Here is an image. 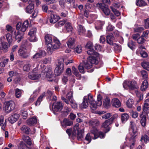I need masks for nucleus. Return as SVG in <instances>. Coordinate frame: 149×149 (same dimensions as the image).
I'll use <instances>...</instances> for the list:
<instances>
[{
    "label": "nucleus",
    "mask_w": 149,
    "mask_h": 149,
    "mask_svg": "<svg viewBox=\"0 0 149 149\" xmlns=\"http://www.w3.org/2000/svg\"><path fill=\"white\" fill-rule=\"evenodd\" d=\"M34 67L33 63L26 64L24 65L23 69L25 71H29L30 69Z\"/></svg>",
    "instance_id": "obj_32"
},
{
    "label": "nucleus",
    "mask_w": 149,
    "mask_h": 149,
    "mask_svg": "<svg viewBox=\"0 0 149 149\" xmlns=\"http://www.w3.org/2000/svg\"><path fill=\"white\" fill-rule=\"evenodd\" d=\"M8 61V59H5L3 61L0 63V66L1 67H4L7 65Z\"/></svg>",
    "instance_id": "obj_53"
},
{
    "label": "nucleus",
    "mask_w": 149,
    "mask_h": 149,
    "mask_svg": "<svg viewBox=\"0 0 149 149\" xmlns=\"http://www.w3.org/2000/svg\"><path fill=\"white\" fill-rule=\"evenodd\" d=\"M131 115L132 118H136L138 117L139 113L136 111H132L131 113Z\"/></svg>",
    "instance_id": "obj_62"
},
{
    "label": "nucleus",
    "mask_w": 149,
    "mask_h": 149,
    "mask_svg": "<svg viewBox=\"0 0 149 149\" xmlns=\"http://www.w3.org/2000/svg\"><path fill=\"white\" fill-rule=\"evenodd\" d=\"M43 97V96L40 95L37 99L36 102L35 103V105L36 106L39 105L40 103L41 102L42 100V99Z\"/></svg>",
    "instance_id": "obj_60"
},
{
    "label": "nucleus",
    "mask_w": 149,
    "mask_h": 149,
    "mask_svg": "<svg viewBox=\"0 0 149 149\" xmlns=\"http://www.w3.org/2000/svg\"><path fill=\"white\" fill-rule=\"evenodd\" d=\"M103 105L106 108H108L110 106V99L106 98L103 101Z\"/></svg>",
    "instance_id": "obj_39"
},
{
    "label": "nucleus",
    "mask_w": 149,
    "mask_h": 149,
    "mask_svg": "<svg viewBox=\"0 0 149 149\" xmlns=\"http://www.w3.org/2000/svg\"><path fill=\"white\" fill-rule=\"evenodd\" d=\"M88 61L87 63L84 64V67L87 69H89L91 68L92 66V65Z\"/></svg>",
    "instance_id": "obj_63"
},
{
    "label": "nucleus",
    "mask_w": 149,
    "mask_h": 149,
    "mask_svg": "<svg viewBox=\"0 0 149 149\" xmlns=\"http://www.w3.org/2000/svg\"><path fill=\"white\" fill-rule=\"evenodd\" d=\"M148 114L144 112H142L139 115L140 117L141 118L140 123L143 126H145L146 123V118Z\"/></svg>",
    "instance_id": "obj_22"
},
{
    "label": "nucleus",
    "mask_w": 149,
    "mask_h": 149,
    "mask_svg": "<svg viewBox=\"0 0 149 149\" xmlns=\"http://www.w3.org/2000/svg\"><path fill=\"white\" fill-rule=\"evenodd\" d=\"M70 102L71 104L70 105L72 108L74 109L77 108V104L75 102L74 100H71Z\"/></svg>",
    "instance_id": "obj_56"
},
{
    "label": "nucleus",
    "mask_w": 149,
    "mask_h": 149,
    "mask_svg": "<svg viewBox=\"0 0 149 149\" xmlns=\"http://www.w3.org/2000/svg\"><path fill=\"white\" fill-rule=\"evenodd\" d=\"M87 97L85 96L83 99L82 103L80 105V107L81 108H86L88 106L89 102L90 104V107L93 110H95L97 106H100L102 104V96L98 95L97 96V102L95 101L93 99V96L90 94H89Z\"/></svg>",
    "instance_id": "obj_1"
},
{
    "label": "nucleus",
    "mask_w": 149,
    "mask_h": 149,
    "mask_svg": "<svg viewBox=\"0 0 149 149\" xmlns=\"http://www.w3.org/2000/svg\"><path fill=\"white\" fill-rule=\"evenodd\" d=\"M128 47L132 50H133L135 48V45L134 43L132 41H130L128 43Z\"/></svg>",
    "instance_id": "obj_61"
},
{
    "label": "nucleus",
    "mask_w": 149,
    "mask_h": 149,
    "mask_svg": "<svg viewBox=\"0 0 149 149\" xmlns=\"http://www.w3.org/2000/svg\"><path fill=\"white\" fill-rule=\"evenodd\" d=\"M15 107V104L13 101H8L6 102L4 109L7 112H10L14 110Z\"/></svg>",
    "instance_id": "obj_10"
},
{
    "label": "nucleus",
    "mask_w": 149,
    "mask_h": 149,
    "mask_svg": "<svg viewBox=\"0 0 149 149\" xmlns=\"http://www.w3.org/2000/svg\"><path fill=\"white\" fill-rule=\"evenodd\" d=\"M64 69L63 64L58 62L54 70V73L57 75H60L62 73Z\"/></svg>",
    "instance_id": "obj_14"
},
{
    "label": "nucleus",
    "mask_w": 149,
    "mask_h": 149,
    "mask_svg": "<svg viewBox=\"0 0 149 149\" xmlns=\"http://www.w3.org/2000/svg\"><path fill=\"white\" fill-rule=\"evenodd\" d=\"M88 61L92 65V64H97L98 63V60L94 56H89L88 58Z\"/></svg>",
    "instance_id": "obj_28"
},
{
    "label": "nucleus",
    "mask_w": 149,
    "mask_h": 149,
    "mask_svg": "<svg viewBox=\"0 0 149 149\" xmlns=\"http://www.w3.org/2000/svg\"><path fill=\"white\" fill-rule=\"evenodd\" d=\"M111 123V122L110 121V120L109 119L107 120L103 123L102 127L104 128H108L109 126Z\"/></svg>",
    "instance_id": "obj_45"
},
{
    "label": "nucleus",
    "mask_w": 149,
    "mask_h": 149,
    "mask_svg": "<svg viewBox=\"0 0 149 149\" xmlns=\"http://www.w3.org/2000/svg\"><path fill=\"white\" fill-rule=\"evenodd\" d=\"M145 40L143 37L141 36L140 37H139L137 39V42L139 44H142L144 42Z\"/></svg>",
    "instance_id": "obj_57"
},
{
    "label": "nucleus",
    "mask_w": 149,
    "mask_h": 149,
    "mask_svg": "<svg viewBox=\"0 0 149 149\" xmlns=\"http://www.w3.org/2000/svg\"><path fill=\"white\" fill-rule=\"evenodd\" d=\"M3 116H0V126H2V129L4 128L6 124V120H4Z\"/></svg>",
    "instance_id": "obj_41"
},
{
    "label": "nucleus",
    "mask_w": 149,
    "mask_h": 149,
    "mask_svg": "<svg viewBox=\"0 0 149 149\" xmlns=\"http://www.w3.org/2000/svg\"><path fill=\"white\" fill-rule=\"evenodd\" d=\"M21 130L24 133L29 134L30 131V129L26 125L23 126L21 128Z\"/></svg>",
    "instance_id": "obj_36"
},
{
    "label": "nucleus",
    "mask_w": 149,
    "mask_h": 149,
    "mask_svg": "<svg viewBox=\"0 0 149 149\" xmlns=\"http://www.w3.org/2000/svg\"><path fill=\"white\" fill-rule=\"evenodd\" d=\"M23 33H21L19 31H17L16 33H15V39L17 40V42H20L23 38Z\"/></svg>",
    "instance_id": "obj_34"
},
{
    "label": "nucleus",
    "mask_w": 149,
    "mask_h": 149,
    "mask_svg": "<svg viewBox=\"0 0 149 149\" xmlns=\"http://www.w3.org/2000/svg\"><path fill=\"white\" fill-rule=\"evenodd\" d=\"M129 133L130 136L129 141V143L130 144V148L132 149L134 147V143L136 141V138L138 133L137 128L132 121L130 122V128L129 130Z\"/></svg>",
    "instance_id": "obj_3"
},
{
    "label": "nucleus",
    "mask_w": 149,
    "mask_h": 149,
    "mask_svg": "<svg viewBox=\"0 0 149 149\" xmlns=\"http://www.w3.org/2000/svg\"><path fill=\"white\" fill-rule=\"evenodd\" d=\"M78 30L79 33V35H82L85 33V30L83 26L80 25H78Z\"/></svg>",
    "instance_id": "obj_42"
},
{
    "label": "nucleus",
    "mask_w": 149,
    "mask_h": 149,
    "mask_svg": "<svg viewBox=\"0 0 149 149\" xmlns=\"http://www.w3.org/2000/svg\"><path fill=\"white\" fill-rule=\"evenodd\" d=\"M22 139L27 144L22 141L17 140L16 142L18 149H36L35 146L32 143L31 140L29 136L23 135Z\"/></svg>",
    "instance_id": "obj_2"
},
{
    "label": "nucleus",
    "mask_w": 149,
    "mask_h": 149,
    "mask_svg": "<svg viewBox=\"0 0 149 149\" xmlns=\"http://www.w3.org/2000/svg\"><path fill=\"white\" fill-rule=\"evenodd\" d=\"M111 104L113 106L116 107H119L121 105V103L119 100L116 98L112 99L111 101Z\"/></svg>",
    "instance_id": "obj_26"
},
{
    "label": "nucleus",
    "mask_w": 149,
    "mask_h": 149,
    "mask_svg": "<svg viewBox=\"0 0 149 149\" xmlns=\"http://www.w3.org/2000/svg\"><path fill=\"white\" fill-rule=\"evenodd\" d=\"M104 24V22L103 21H97L95 22V28L97 29H100Z\"/></svg>",
    "instance_id": "obj_35"
},
{
    "label": "nucleus",
    "mask_w": 149,
    "mask_h": 149,
    "mask_svg": "<svg viewBox=\"0 0 149 149\" xmlns=\"http://www.w3.org/2000/svg\"><path fill=\"white\" fill-rule=\"evenodd\" d=\"M144 27L145 29H147L149 28V18L144 20Z\"/></svg>",
    "instance_id": "obj_55"
},
{
    "label": "nucleus",
    "mask_w": 149,
    "mask_h": 149,
    "mask_svg": "<svg viewBox=\"0 0 149 149\" xmlns=\"http://www.w3.org/2000/svg\"><path fill=\"white\" fill-rule=\"evenodd\" d=\"M61 124L62 126L65 127L70 126L73 125V122L67 118H64Z\"/></svg>",
    "instance_id": "obj_27"
},
{
    "label": "nucleus",
    "mask_w": 149,
    "mask_h": 149,
    "mask_svg": "<svg viewBox=\"0 0 149 149\" xmlns=\"http://www.w3.org/2000/svg\"><path fill=\"white\" fill-rule=\"evenodd\" d=\"M5 40V38L3 36L0 38V49L3 50L4 52H6L9 45L7 42L4 41Z\"/></svg>",
    "instance_id": "obj_11"
},
{
    "label": "nucleus",
    "mask_w": 149,
    "mask_h": 149,
    "mask_svg": "<svg viewBox=\"0 0 149 149\" xmlns=\"http://www.w3.org/2000/svg\"><path fill=\"white\" fill-rule=\"evenodd\" d=\"M143 111L142 112L145 113L146 114H148L149 113V99H147L145 101Z\"/></svg>",
    "instance_id": "obj_18"
},
{
    "label": "nucleus",
    "mask_w": 149,
    "mask_h": 149,
    "mask_svg": "<svg viewBox=\"0 0 149 149\" xmlns=\"http://www.w3.org/2000/svg\"><path fill=\"white\" fill-rule=\"evenodd\" d=\"M142 67L145 69L149 70V63L147 62H143L141 64Z\"/></svg>",
    "instance_id": "obj_48"
},
{
    "label": "nucleus",
    "mask_w": 149,
    "mask_h": 149,
    "mask_svg": "<svg viewBox=\"0 0 149 149\" xmlns=\"http://www.w3.org/2000/svg\"><path fill=\"white\" fill-rule=\"evenodd\" d=\"M72 72L77 77H80V75L77 68L74 67H72Z\"/></svg>",
    "instance_id": "obj_58"
},
{
    "label": "nucleus",
    "mask_w": 149,
    "mask_h": 149,
    "mask_svg": "<svg viewBox=\"0 0 149 149\" xmlns=\"http://www.w3.org/2000/svg\"><path fill=\"white\" fill-rule=\"evenodd\" d=\"M129 117V115L127 113L122 114L121 116V119L122 122L123 123H125L128 119Z\"/></svg>",
    "instance_id": "obj_33"
},
{
    "label": "nucleus",
    "mask_w": 149,
    "mask_h": 149,
    "mask_svg": "<svg viewBox=\"0 0 149 149\" xmlns=\"http://www.w3.org/2000/svg\"><path fill=\"white\" fill-rule=\"evenodd\" d=\"M66 20L65 19L59 21L55 24V26L57 28H58L59 27L62 26L66 22Z\"/></svg>",
    "instance_id": "obj_40"
},
{
    "label": "nucleus",
    "mask_w": 149,
    "mask_h": 149,
    "mask_svg": "<svg viewBox=\"0 0 149 149\" xmlns=\"http://www.w3.org/2000/svg\"><path fill=\"white\" fill-rule=\"evenodd\" d=\"M116 40L114 39V37L113 36L112 33H110L107 36V42L110 45H111L115 47V48H116L117 47L120 50V47L119 45L115 43H114L113 42H116Z\"/></svg>",
    "instance_id": "obj_8"
},
{
    "label": "nucleus",
    "mask_w": 149,
    "mask_h": 149,
    "mask_svg": "<svg viewBox=\"0 0 149 149\" xmlns=\"http://www.w3.org/2000/svg\"><path fill=\"white\" fill-rule=\"evenodd\" d=\"M148 86V82L147 80H144L143 81L141 86V91H143L146 89Z\"/></svg>",
    "instance_id": "obj_37"
},
{
    "label": "nucleus",
    "mask_w": 149,
    "mask_h": 149,
    "mask_svg": "<svg viewBox=\"0 0 149 149\" xmlns=\"http://www.w3.org/2000/svg\"><path fill=\"white\" fill-rule=\"evenodd\" d=\"M140 140L141 142L146 143L149 142V137L146 135L144 134L142 136Z\"/></svg>",
    "instance_id": "obj_38"
},
{
    "label": "nucleus",
    "mask_w": 149,
    "mask_h": 149,
    "mask_svg": "<svg viewBox=\"0 0 149 149\" xmlns=\"http://www.w3.org/2000/svg\"><path fill=\"white\" fill-rule=\"evenodd\" d=\"M136 4L137 6H145L146 5V3L144 0H137Z\"/></svg>",
    "instance_id": "obj_43"
},
{
    "label": "nucleus",
    "mask_w": 149,
    "mask_h": 149,
    "mask_svg": "<svg viewBox=\"0 0 149 149\" xmlns=\"http://www.w3.org/2000/svg\"><path fill=\"white\" fill-rule=\"evenodd\" d=\"M66 98L68 99L69 101H70L71 100H74L72 92V91L69 92L67 94Z\"/></svg>",
    "instance_id": "obj_51"
},
{
    "label": "nucleus",
    "mask_w": 149,
    "mask_h": 149,
    "mask_svg": "<svg viewBox=\"0 0 149 149\" xmlns=\"http://www.w3.org/2000/svg\"><path fill=\"white\" fill-rule=\"evenodd\" d=\"M37 68H35L32 72H29L28 74L29 78L32 80H37L41 77V74L39 73L37 70Z\"/></svg>",
    "instance_id": "obj_9"
},
{
    "label": "nucleus",
    "mask_w": 149,
    "mask_h": 149,
    "mask_svg": "<svg viewBox=\"0 0 149 149\" xmlns=\"http://www.w3.org/2000/svg\"><path fill=\"white\" fill-rule=\"evenodd\" d=\"M65 27L67 31L68 32H70L72 31V27L70 23H66L65 24Z\"/></svg>",
    "instance_id": "obj_44"
},
{
    "label": "nucleus",
    "mask_w": 149,
    "mask_h": 149,
    "mask_svg": "<svg viewBox=\"0 0 149 149\" xmlns=\"http://www.w3.org/2000/svg\"><path fill=\"white\" fill-rule=\"evenodd\" d=\"M123 86L125 89L129 88L131 90L137 89L138 88L136 82L134 80H125L123 82Z\"/></svg>",
    "instance_id": "obj_5"
},
{
    "label": "nucleus",
    "mask_w": 149,
    "mask_h": 149,
    "mask_svg": "<svg viewBox=\"0 0 149 149\" xmlns=\"http://www.w3.org/2000/svg\"><path fill=\"white\" fill-rule=\"evenodd\" d=\"M70 111L71 109L70 108L65 106L63 109L61 111V115L62 117H65L69 114Z\"/></svg>",
    "instance_id": "obj_19"
},
{
    "label": "nucleus",
    "mask_w": 149,
    "mask_h": 149,
    "mask_svg": "<svg viewBox=\"0 0 149 149\" xmlns=\"http://www.w3.org/2000/svg\"><path fill=\"white\" fill-rule=\"evenodd\" d=\"M102 3H98L97 6L102 9L106 15H108L110 13V10L108 8V6L105 4L102 1Z\"/></svg>",
    "instance_id": "obj_15"
},
{
    "label": "nucleus",
    "mask_w": 149,
    "mask_h": 149,
    "mask_svg": "<svg viewBox=\"0 0 149 149\" xmlns=\"http://www.w3.org/2000/svg\"><path fill=\"white\" fill-rule=\"evenodd\" d=\"M110 8L114 14L117 16H119L120 14V13L116 9L113 8V6H111Z\"/></svg>",
    "instance_id": "obj_54"
},
{
    "label": "nucleus",
    "mask_w": 149,
    "mask_h": 149,
    "mask_svg": "<svg viewBox=\"0 0 149 149\" xmlns=\"http://www.w3.org/2000/svg\"><path fill=\"white\" fill-rule=\"evenodd\" d=\"M42 73H43L44 75H45L47 79L49 81H52L53 80L54 75L51 67H46L42 71Z\"/></svg>",
    "instance_id": "obj_6"
},
{
    "label": "nucleus",
    "mask_w": 149,
    "mask_h": 149,
    "mask_svg": "<svg viewBox=\"0 0 149 149\" xmlns=\"http://www.w3.org/2000/svg\"><path fill=\"white\" fill-rule=\"evenodd\" d=\"M61 45V43L59 40L56 38H54L51 45L47 47V51L48 53L50 54H52L53 51L59 48Z\"/></svg>",
    "instance_id": "obj_4"
},
{
    "label": "nucleus",
    "mask_w": 149,
    "mask_h": 149,
    "mask_svg": "<svg viewBox=\"0 0 149 149\" xmlns=\"http://www.w3.org/2000/svg\"><path fill=\"white\" fill-rule=\"evenodd\" d=\"M45 43L47 45V47L51 45L52 42L51 36L49 34H47L45 36Z\"/></svg>",
    "instance_id": "obj_25"
},
{
    "label": "nucleus",
    "mask_w": 149,
    "mask_h": 149,
    "mask_svg": "<svg viewBox=\"0 0 149 149\" xmlns=\"http://www.w3.org/2000/svg\"><path fill=\"white\" fill-rule=\"evenodd\" d=\"M18 52L20 56L25 58H27L29 56V53L25 48H22L20 49L19 50Z\"/></svg>",
    "instance_id": "obj_16"
},
{
    "label": "nucleus",
    "mask_w": 149,
    "mask_h": 149,
    "mask_svg": "<svg viewBox=\"0 0 149 149\" xmlns=\"http://www.w3.org/2000/svg\"><path fill=\"white\" fill-rule=\"evenodd\" d=\"M29 25V21L26 20L23 23L22 25L21 23H18L16 25V29L17 30H19L20 32H24L26 30Z\"/></svg>",
    "instance_id": "obj_7"
},
{
    "label": "nucleus",
    "mask_w": 149,
    "mask_h": 149,
    "mask_svg": "<svg viewBox=\"0 0 149 149\" xmlns=\"http://www.w3.org/2000/svg\"><path fill=\"white\" fill-rule=\"evenodd\" d=\"M50 12H51V15L49 19L50 22L52 23H54L59 19V17L57 15L53 14V11L51 10Z\"/></svg>",
    "instance_id": "obj_21"
},
{
    "label": "nucleus",
    "mask_w": 149,
    "mask_h": 149,
    "mask_svg": "<svg viewBox=\"0 0 149 149\" xmlns=\"http://www.w3.org/2000/svg\"><path fill=\"white\" fill-rule=\"evenodd\" d=\"M74 51L78 54L80 53L82 51L81 46L78 45L74 49Z\"/></svg>",
    "instance_id": "obj_59"
},
{
    "label": "nucleus",
    "mask_w": 149,
    "mask_h": 149,
    "mask_svg": "<svg viewBox=\"0 0 149 149\" xmlns=\"http://www.w3.org/2000/svg\"><path fill=\"white\" fill-rule=\"evenodd\" d=\"M37 123V119L35 116H34L28 119L26 121L27 124L30 125H34Z\"/></svg>",
    "instance_id": "obj_24"
},
{
    "label": "nucleus",
    "mask_w": 149,
    "mask_h": 149,
    "mask_svg": "<svg viewBox=\"0 0 149 149\" xmlns=\"http://www.w3.org/2000/svg\"><path fill=\"white\" fill-rule=\"evenodd\" d=\"M21 91L18 88H16L15 89V95L16 97L17 98H19L21 97Z\"/></svg>",
    "instance_id": "obj_47"
},
{
    "label": "nucleus",
    "mask_w": 149,
    "mask_h": 149,
    "mask_svg": "<svg viewBox=\"0 0 149 149\" xmlns=\"http://www.w3.org/2000/svg\"><path fill=\"white\" fill-rule=\"evenodd\" d=\"M91 132L94 135V139H96L98 137L100 138H104L105 136V134L101 132H98L97 129L94 128L92 130H91Z\"/></svg>",
    "instance_id": "obj_13"
},
{
    "label": "nucleus",
    "mask_w": 149,
    "mask_h": 149,
    "mask_svg": "<svg viewBox=\"0 0 149 149\" xmlns=\"http://www.w3.org/2000/svg\"><path fill=\"white\" fill-rule=\"evenodd\" d=\"M19 114L15 113L12 115L8 119L9 122L12 123H13L17 120L19 118Z\"/></svg>",
    "instance_id": "obj_20"
},
{
    "label": "nucleus",
    "mask_w": 149,
    "mask_h": 149,
    "mask_svg": "<svg viewBox=\"0 0 149 149\" xmlns=\"http://www.w3.org/2000/svg\"><path fill=\"white\" fill-rule=\"evenodd\" d=\"M6 37L9 43H11L13 40L12 36L9 33H8L6 35Z\"/></svg>",
    "instance_id": "obj_52"
},
{
    "label": "nucleus",
    "mask_w": 149,
    "mask_h": 149,
    "mask_svg": "<svg viewBox=\"0 0 149 149\" xmlns=\"http://www.w3.org/2000/svg\"><path fill=\"white\" fill-rule=\"evenodd\" d=\"M53 110L54 111L57 112L60 109H62L63 105L61 102H57L53 104Z\"/></svg>",
    "instance_id": "obj_17"
},
{
    "label": "nucleus",
    "mask_w": 149,
    "mask_h": 149,
    "mask_svg": "<svg viewBox=\"0 0 149 149\" xmlns=\"http://www.w3.org/2000/svg\"><path fill=\"white\" fill-rule=\"evenodd\" d=\"M36 29L35 28H33L30 29L28 33L29 36L30 41L32 42H35L37 40L36 35Z\"/></svg>",
    "instance_id": "obj_12"
},
{
    "label": "nucleus",
    "mask_w": 149,
    "mask_h": 149,
    "mask_svg": "<svg viewBox=\"0 0 149 149\" xmlns=\"http://www.w3.org/2000/svg\"><path fill=\"white\" fill-rule=\"evenodd\" d=\"M134 103V101L132 99H129L127 101L126 104L127 106L129 108L132 107V105Z\"/></svg>",
    "instance_id": "obj_49"
},
{
    "label": "nucleus",
    "mask_w": 149,
    "mask_h": 149,
    "mask_svg": "<svg viewBox=\"0 0 149 149\" xmlns=\"http://www.w3.org/2000/svg\"><path fill=\"white\" fill-rule=\"evenodd\" d=\"M34 9V5L33 4H30L25 8V11L27 13H31L33 12Z\"/></svg>",
    "instance_id": "obj_30"
},
{
    "label": "nucleus",
    "mask_w": 149,
    "mask_h": 149,
    "mask_svg": "<svg viewBox=\"0 0 149 149\" xmlns=\"http://www.w3.org/2000/svg\"><path fill=\"white\" fill-rule=\"evenodd\" d=\"M90 50L87 52V54L89 55H93L96 56H98L99 54L95 52L94 50L91 49H89Z\"/></svg>",
    "instance_id": "obj_46"
},
{
    "label": "nucleus",
    "mask_w": 149,
    "mask_h": 149,
    "mask_svg": "<svg viewBox=\"0 0 149 149\" xmlns=\"http://www.w3.org/2000/svg\"><path fill=\"white\" fill-rule=\"evenodd\" d=\"M99 123L98 121L97 120L91 121L90 122V125L91 126L92 128L91 130H92L93 129L96 128L99 125Z\"/></svg>",
    "instance_id": "obj_31"
},
{
    "label": "nucleus",
    "mask_w": 149,
    "mask_h": 149,
    "mask_svg": "<svg viewBox=\"0 0 149 149\" xmlns=\"http://www.w3.org/2000/svg\"><path fill=\"white\" fill-rule=\"evenodd\" d=\"M45 52L43 50H40L39 52L37 53L32 57V58L34 60H36L37 58L41 57L45 55Z\"/></svg>",
    "instance_id": "obj_23"
},
{
    "label": "nucleus",
    "mask_w": 149,
    "mask_h": 149,
    "mask_svg": "<svg viewBox=\"0 0 149 149\" xmlns=\"http://www.w3.org/2000/svg\"><path fill=\"white\" fill-rule=\"evenodd\" d=\"M85 140L87 141V144H88L91 142L92 139L89 133H88L86 134L85 138Z\"/></svg>",
    "instance_id": "obj_50"
},
{
    "label": "nucleus",
    "mask_w": 149,
    "mask_h": 149,
    "mask_svg": "<svg viewBox=\"0 0 149 149\" xmlns=\"http://www.w3.org/2000/svg\"><path fill=\"white\" fill-rule=\"evenodd\" d=\"M144 30V28L142 27H139L134 29V31L136 32H141Z\"/></svg>",
    "instance_id": "obj_64"
},
{
    "label": "nucleus",
    "mask_w": 149,
    "mask_h": 149,
    "mask_svg": "<svg viewBox=\"0 0 149 149\" xmlns=\"http://www.w3.org/2000/svg\"><path fill=\"white\" fill-rule=\"evenodd\" d=\"M74 39L73 38H70L68 39V41L67 42L68 47L69 48H72L74 47Z\"/></svg>",
    "instance_id": "obj_29"
}]
</instances>
